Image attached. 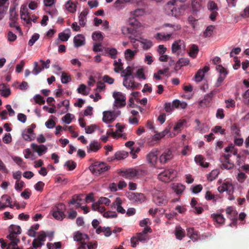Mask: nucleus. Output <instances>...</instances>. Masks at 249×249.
Returning <instances> with one entry per match:
<instances>
[{
  "label": "nucleus",
  "instance_id": "nucleus-15",
  "mask_svg": "<svg viewBox=\"0 0 249 249\" xmlns=\"http://www.w3.org/2000/svg\"><path fill=\"white\" fill-rule=\"evenodd\" d=\"M73 43L75 47H79L84 45L85 44V38L81 34H78L73 38Z\"/></svg>",
  "mask_w": 249,
  "mask_h": 249
},
{
  "label": "nucleus",
  "instance_id": "nucleus-21",
  "mask_svg": "<svg viewBox=\"0 0 249 249\" xmlns=\"http://www.w3.org/2000/svg\"><path fill=\"white\" fill-rule=\"evenodd\" d=\"M101 146L100 143L96 141L91 142L89 146H87V152L90 153L91 152H97L100 148Z\"/></svg>",
  "mask_w": 249,
  "mask_h": 249
},
{
  "label": "nucleus",
  "instance_id": "nucleus-56",
  "mask_svg": "<svg viewBox=\"0 0 249 249\" xmlns=\"http://www.w3.org/2000/svg\"><path fill=\"white\" fill-rule=\"evenodd\" d=\"M82 233L79 231L75 232L73 235V240L76 241L82 242Z\"/></svg>",
  "mask_w": 249,
  "mask_h": 249
},
{
  "label": "nucleus",
  "instance_id": "nucleus-8",
  "mask_svg": "<svg viewBox=\"0 0 249 249\" xmlns=\"http://www.w3.org/2000/svg\"><path fill=\"white\" fill-rule=\"evenodd\" d=\"M121 111L118 110L115 111H106L103 112V121L105 123H110L115 120L116 118L119 116Z\"/></svg>",
  "mask_w": 249,
  "mask_h": 249
},
{
  "label": "nucleus",
  "instance_id": "nucleus-57",
  "mask_svg": "<svg viewBox=\"0 0 249 249\" xmlns=\"http://www.w3.org/2000/svg\"><path fill=\"white\" fill-rule=\"evenodd\" d=\"M103 216L106 218H114L117 217V214L115 212L107 211L104 213Z\"/></svg>",
  "mask_w": 249,
  "mask_h": 249
},
{
  "label": "nucleus",
  "instance_id": "nucleus-63",
  "mask_svg": "<svg viewBox=\"0 0 249 249\" xmlns=\"http://www.w3.org/2000/svg\"><path fill=\"white\" fill-rule=\"evenodd\" d=\"M99 204H105L106 205H108L110 202V200L107 197H102L98 200Z\"/></svg>",
  "mask_w": 249,
  "mask_h": 249
},
{
  "label": "nucleus",
  "instance_id": "nucleus-53",
  "mask_svg": "<svg viewBox=\"0 0 249 249\" xmlns=\"http://www.w3.org/2000/svg\"><path fill=\"white\" fill-rule=\"evenodd\" d=\"M65 166H67L69 170L71 171L75 169L76 163L73 161L68 160L65 163Z\"/></svg>",
  "mask_w": 249,
  "mask_h": 249
},
{
  "label": "nucleus",
  "instance_id": "nucleus-58",
  "mask_svg": "<svg viewBox=\"0 0 249 249\" xmlns=\"http://www.w3.org/2000/svg\"><path fill=\"white\" fill-rule=\"evenodd\" d=\"M189 62L190 60L187 58H181L178 60V64H180L181 67L188 65Z\"/></svg>",
  "mask_w": 249,
  "mask_h": 249
},
{
  "label": "nucleus",
  "instance_id": "nucleus-40",
  "mask_svg": "<svg viewBox=\"0 0 249 249\" xmlns=\"http://www.w3.org/2000/svg\"><path fill=\"white\" fill-rule=\"evenodd\" d=\"M18 15L16 11L15 7H10V19L11 21H16L18 19Z\"/></svg>",
  "mask_w": 249,
  "mask_h": 249
},
{
  "label": "nucleus",
  "instance_id": "nucleus-48",
  "mask_svg": "<svg viewBox=\"0 0 249 249\" xmlns=\"http://www.w3.org/2000/svg\"><path fill=\"white\" fill-rule=\"evenodd\" d=\"M204 76V71L202 70H199L197 71L195 75V80L196 82H200L202 80Z\"/></svg>",
  "mask_w": 249,
  "mask_h": 249
},
{
  "label": "nucleus",
  "instance_id": "nucleus-43",
  "mask_svg": "<svg viewBox=\"0 0 249 249\" xmlns=\"http://www.w3.org/2000/svg\"><path fill=\"white\" fill-rule=\"evenodd\" d=\"M92 37L94 41H102L103 36L101 32H94L92 33Z\"/></svg>",
  "mask_w": 249,
  "mask_h": 249
},
{
  "label": "nucleus",
  "instance_id": "nucleus-19",
  "mask_svg": "<svg viewBox=\"0 0 249 249\" xmlns=\"http://www.w3.org/2000/svg\"><path fill=\"white\" fill-rule=\"evenodd\" d=\"M31 147L35 151L38 153L39 156H41L47 150V147L44 145H37L36 144L32 143Z\"/></svg>",
  "mask_w": 249,
  "mask_h": 249
},
{
  "label": "nucleus",
  "instance_id": "nucleus-12",
  "mask_svg": "<svg viewBox=\"0 0 249 249\" xmlns=\"http://www.w3.org/2000/svg\"><path fill=\"white\" fill-rule=\"evenodd\" d=\"M128 198L133 201L142 203L144 202L145 197L142 193H131L128 195Z\"/></svg>",
  "mask_w": 249,
  "mask_h": 249
},
{
  "label": "nucleus",
  "instance_id": "nucleus-23",
  "mask_svg": "<svg viewBox=\"0 0 249 249\" xmlns=\"http://www.w3.org/2000/svg\"><path fill=\"white\" fill-rule=\"evenodd\" d=\"M7 238L11 241V242L8 244V247H14L18 246V244L20 242L19 239L17 238V236L12 235V234L8 235L7 236Z\"/></svg>",
  "mask_w": 249,
  "mask_h": 249
},
{
  "label": "nucleus",
  "instance_id": "nucleus-14",
  "mask_svg": "<svg viewBox=\"0 0 249 249\" xmlns=\"http://www.w3.org/2000/svg\"><path fill=\"white\" fill-rule=\"evenodd\" d=\"M173 157L172 152L168 149L164 151L160 157V163L165 164L169 160H171Z\"/></svg>",
  "mask_w": 249,
  "mask_h": 249
},
{
  "label": "nucleus",
  "instance_id": "nucleus-9",
  "mask_svg": "<svg viewBox=\"0 0 249 249\" xmlns=\"http://www.w3.org/2000/svg\"><path fill=\"white\" fill-rule=\"evenodd\" d=\"M142 171L135 169L129 168L123 172V177L125 178L131 179L135 177H139Z\"/></svg>",
  "mask_w": 249,
  "mask_h": 249
},
{
  "label": "nucleus",
  "instance_id": "nucleus-49",
  "mask_svg": "<svg viewBox=\"0 0 249 249\" xmlns=\"http://www.w3.org/2000/svg\"><path fill=\"white\" fill-rule=\"evenodd\" d=\"M176 238L178 240H181L185 236V232L183 229H177L175 232Z\"/></svg>",
  "mask_w": 249,
  "mask_h": 249
},
{
  "label": "nucleus",
  "instance_id": "nucleus-6",
  "mask_svg": "<svg viewBox=\"0 0 249 249\" xmlns=\"http://www.w3.org/2000/svg\"><path fill=\"white\" fill-rule=\"evenodd\" d=\"M113 97L115 99L114 106L116 107H122L125 106L126 98L121 92H114Z\"/></svg>",
  "mask_w": 249,
  "mask_h": 249
},
{
  "label": "nucleus",
  "instance_id": "nucleus-50",
  "mask_svg": "<svg viewBox=\"0 0 249 249\" xmlns=\"http://www.w3.org/2000/svg\"><path fill=\"white\" fill-rule=\"evenodd\" d=\"M39 37V34L37 33L34 34L31 38L29 40L28 42V45L32 46L34 45V44L36 41Z\"/></svg>",
  "mask_w": 249,
  "mask_h": 249
},
{
  "label": "nucleus",
  "instance_id": "nucleus-25",
  "mask_svg": "<svg viewBox=\"0 0 249 249\" xmlns=\"http://www.w3.org/2000/svg\"><path fill=\"white\" fill-rule=\"evenodd\" d=\"M66 9L70 13H73L76 11V5L72 0H68L65 4Z\"/></svg>",
  "mask_w": 249,
  "mask_h": 249
},
{
  "label": "nucleus",
  "instance_id": "nucleus-7",
  "mask_svg": "<svg viewBox=\"0 0 249 249\" xmlns=\"http://www.w3.org/2000/svg\"><path fill=\"white\" fill-rule=\"evenodd\" d=\"M153 201L159 206H164L168 202V199L161 192H157L153 194Z\"/></svg>",
  "mask_w": 249,
  "mask_h": 249
},
{
  "label": "nucleus",
  "instance_id": "nucleus-5",
  "mask_svg": "<svg viewBox=\"0 0 249 249\" xmlns=\"http://www.w3.org/2000/svg\"><path fill=\"white\" fill-rule=\"evenodd\" d=\"M176 172L173 169L165 170L158 175V178L161 181L168 182L176 176Z\"/></svg>",
  "mask_w": 249,
  "mask_h": 249
},
{
  "label": "nucleus",
  "instance_id": "nucleus-24",
  "mask_svg": "<svg viewBox=\"0 0 249 249\" xmlns=\"http://www.w3.org/2000/svg\"><path fill=\"white\" fill-rule=\"evenodd\" d=\"M222 163L221 168L226 170H230L234 167V163L231 160H219Z\"/></svg>",
  "mask_w": 249,
  "mask_h": 249
},
{
  "label": "nucleus",
  "instance_id": "nucleus-42",
  "mask_svg": "<svg viewBox=\"0 0 249 249\" xmlns=\"http://www.w3.org/2000/svg\"><path fill=\"white\" fill-rule=\"evenodd\" d=\"M141 43L143 45V49L145 50L149 49L153 46L152 42L148 39H143L142 41H141Z\"/></svg>",
  "mask_w": 249,
  "mask_h": 249
},
{
  "label": "nucleus",
  "instance_id": "nucleus-2",
  "mask_svg": "<svg viewBox=\"0 0 249 249\" xmlns=\"http://www.w3.org/2000/svg\"><path fill=\"white\" fill-rule=\"evenodd\" d=\"M140 24V22L135 18L132 19L130 21V27H122L121 29L122 34L125 36H136L137 31L134 26H139Z\"/></svg>",
  "mask_w": 249,
  "mask_h": 249
},
{
  "label": "nucleus",
  "instance_id": "nucleus-17",
  "mask_svg": "<svg viewBox=\"0 0 249 249\" xmlns=\"http://www.w3.org/2000/svg\"><path fill=\"white\" fill-rule=\"evenodd\" d=\"M0 94L4 97H8L11 93L9 86L3 83L0 84Z\"/></svg>",
  "mask_w": 249,
  "mask_h": 249
},
{
  "label": "nucleus",
  "instance_id": "nucleus-31",
  "mask_svg": "<svg viewBox=\"0 0 249 249\" xmlns=\"http://www.w3.org/2000/svg\"><path fill=\"white\" fill-rule=\"evenodd\" d=\"M187 235L192 239L196 240L198 238L197 232L195 231L194 228L187 229Z\"/></svg>",
  "mask_w": 249,
  "mask_h": 249
},
{
  "label": "nucleus",
  "instance_id": "nucleus-1",
  "mask_svg": "<svg viewBox=\"0 0 249 249\" xmlns=\"http://www.w3.org/2000/svg\"><path fill=\"white\" fill-rule=\"evenodd\" d=\"M132 70L130 66H128L125 70H123L122 76L124 77L123 85L127 89H138L140 84L136 83L133 80H130L128 81V77L132 75Z\"/></svg>",
  "mask_w": 249,
  "mask_h": 249
},
{
  "label": "nucleus",
  "instance_id": "nucleus-26",
  "mask_svg": "<svg viewBox=\"0 0 249 249\" xmlns=\"http://www.w3.org/2000/svg\"><path fill=\"white\" fill-rule=\"evenodd\" d=\"M88 12L86 11H82L79 16V23L81 26H85L87 21V16Z\"/></svg>",
  "mask_w": 249,
  "mask_h": 249
},
{
  "label": "nucleus",
  "instance_id": "nucleus-60",
  "mask_svg": "<svg viewBox=\"0 0 249 249\" xmlns=\"http://www.w3.org/2000/svg\"><path fill=\"white\" fill-rule=\"evenodd\" d=\"M21 18L26 21L27 24L31 23V18L29 13L20 14Z\"/></svg>",
  "mask_w": 249,
  "mask_h": 249
},
{
  "label": "nucleus",
  "instance_id": "nucleus-46",
  "mask_svg": "<svg viewBox=\"0 0 249 249\" xmlns=\"http://www.w3.org/2000/svg\"><path fill=\"white\" fill-rule=\"evenodd\" d=\"M216 70L220 73L219 75L227 76L228 74L227 70L221 65H218L216 66Z\"/></svg>",
  "mask_w": 249,
  "mask_h": 249
},
{
  "label": "nucleus",
  "instance_id": "nucleus-18",
  "mask_svg": "<svg viewBox=\"0 0 249 249\" xmlns=\"http://www.w3.org/2000/svg\"><path fill=\"white\" fill-rule=\"evenodd\" d=\"M122 200L121 198L117 197L113 202V205L116 208L117 211L122 214L125 213V210L122 207Z\"/></svg>",
  "mask_w": 249,
  "mask_h": 249
},
{
  "label": "nucleus",
  "instance_id": "nucleus-47",
  "mask_svg": "<svg viewBox=\"0 0 249 249\" xmlns=\"http://www.w3.org/2000/svg\"><path fill=\"white\" fill-rule=\"evenodd\" d=\"M61 80V82L62 83L67 84L71 80V78L70 75H68L67 73H66L65 72H63L62 73Z\"/></svg>",
  "mask_w": 249,
  "mask_h": 249
},
{
  "label": "nucleus",
  "instance_id": "nucleus-4",
  "mask_svg": "<svg viewBox=\"0 0 249 249\" xmlns=\"http://www.w3.org/2000/svg\"><path fill=\"white\" fill-rule=\"evenodd\" d=\"M65 210V205L63 203H59L53 208V216L57 220H62L65 217L64 213Z\"/></svg>",
  "mask_w": 249,
  "mask_h": 249
},
{
  "label": "nucleus",
  "instance_id": "nucleus-3",
  "mask_svg": "<svg viewBox=\"0 0 249 249\" xmlns=\"http://www.w3.org/2000/svg\"><path fill=\"white\" fill-rule=\"evenodd\" d=\"M109 168L104 162H95L92 165L90 166L89 169L95 175H99L107 171Z\"/></svg>",
  "mask_w": 249,
  "mask_h": 249
},
{
  "label": "nucleus",
  "instance_id": "nucleus-10",
  "mask_svg": "<svg viewBox=\"0 0 249 249\" xmlns=\"http://www.w3.org/2000/svg\"><path fill=\"white\" fill-rule=\"evenodd\" d=\"M217 190L220 193H223L226 191L229 195H231L234 191V187L230 181L225 180L221 185L219 186Z\"/></svg>",
  "mask_w": 249,
  "mask_h": 249
},
{
  "label": "nucleus",
  "instance_id": "nucleus-64",
  "mask_svg": "<svg viewBox=\"0 0 249 249\" xmlns=\"http://www.w3.org/2000/svg\"><path fill=\"white\" fill-rule=\"evenodd\" d=\"M208 9L211 11H214L217 10L218 7L217 4L215 3V2L213 1H211L209 2L208 4Z\"/></svg>",
  "mask_w": 249,
  "mask_h": 249
},
{
  "label": "nucleus",
  "instance_id": "nucleus-30",
  "mask_svg": "<svg viewBox=\"0 0 249 249\" xmlns=\"http://www.w3.org/2000/svg\"><path fill=\"white\" fill-rule=\"evenodd\" d=\"M199 49L197 45L193 44L190 49L189 55L192 58H196L198 53Z\"/></svg>",
  "mask_w": 249,
  "mask_h": 249
},
{
  "label": "nucleus",
  "instance_id": "nucleus-54",
  "mask_svg": "<svg viewBox=\"0 0 249 249\" xmlns=\"http://www.w3.org/2000/svg\"><path fill=\"white\" fill-rule=\"evenodd\" d=\"M34 100H35V101L36 103L38 104L41 105L44 104L45 102V101L44 100L43 97H42L39 94H36L34 97Z\"/></svg>",
  "mask_w": 249,
  "mask_h": 249
},
{
  "label": "nucleus",
  "instance_id": "nucleus-29",
  "mask_svg": "<svg viewBox=\"0 0 249 249\" xmlns=\"http://www.w3.org/2000/svg\"><path fill=\"white\" fill-rule=\"evenodd\" d=\"M172 35V33L165 35L164 34L158 33L154 37L158 40L166 41L169 40Z\"/></svg>",
  "mask_w": 249,
  "mask_h": 249
},
{
  "label": "nucleus",
  "instance_id": "nucleus-28",
  "mask_svg": "<svg viewBox=\"0 0 249 249\" xmlns=\"http://www.w3.org/2000/svg\"><path fill=\"white\" fill-rule=\"evenodd\" d=\"M9 234H12V235H16V234H19L21 233V228L19 226L11 225L9 227Z\"/></svg>",
  "mask_w": 249,
  "mask_h": 249
},
{
  "label": "nucleus",
  "instance_id": "nucleus-59",
  "mask_svg": "<svg viewBox=\"0 0 249 249\" xmlns=\"http://www.w3.org/2000/svg\"><path fill=\"white\" fill-rule=\"evenodd\" d=\"M226 213L228 215L231 214V213H233V217H236L237 215V212L236 210H233L231 207H228L225 210Z\"/></svg>",
  "mask_w": 249,
  "mask_h": 249
},
{
  "label": "nucleus",
  "instance_id": "nucleus-51",
  "mask_svg": "<svg viewBox=\"0 0 249 249\" xmlns=\"http://www.w3.org/2000/svg\"><path fill=\"white\" fill-rule=\"evenodd\" d=\"M231 133L233 134H235L236 136L240 135V129L235 124H232L231 126Z\"/></svg>",
  "mask_w": 249,
  "mask_h": 249
},
{
  "label": "nucleus",
  "instance_id": "nucleus-33",
  "mask_svg": "<svg viewBox=\"0 0 249 249\" xmlns=\"http://www.w3.org/2000/svg\"><path fill=\"white\" fill-rule=\"evenodd\" d=\"M219 174V171L218 169H214L212 170L207 177V179L212 181L214 180L218 176Z\"/></svg>",
  "mask_w": 249,
  "mask_h": 249
},
{
  "label": "nucleus",
  "instance_id": "nucleus-44",
  "mask_svg": "<svg viewBox=\"0 0 249 249\" xmlns=\"http://www.w3.org/2000/svg\"><path fill=\"white\" fill-rule=\"evenodd\" d=\"M22 136L25 141H32L35 139L36 135H30V134H28L27 132L23 130L22 133Z\"/></svg>",
  "mask_w": 249,
  "mask_h": 249
},
{
  "label": "nucleus",
  "instance_id": "nucleus-62",
  "mask_svg": "<svg viewBox=\"0 0 249 249\" xmlns=\"http://www.w3.org/2000/svg\"><path fill=\"white\" fill-rule=\"evenodd\" d=\"M12 159L18 165L20 166H23V161L21 158L18 156H13L12 157Z\"/></svg>",
  "mask_w": 249,
  "mask_h": 249
},
{
  "label": "nucleus",
  "instance_id": "nucleus-16",
  "mask_svg": "<svg viewBox=\"0 0 249 249\" xmlns=\"http://www.w3.org/2000/svg\"><path fill=\"white\" fill-rule=\"evenodd\" d=\"M176 2L175 0H172L167 2V3L164 6V9L167 14L171 15L172 16L175 15L174 13V4Z\"/></svg>",
  "mask_w": 249,
  "mask_h": 249
},
{
  "label": "nucleus",
  "instance_id": "nucleus-35",
  "mask_svg": "<svg viewBox=\"0 0 249 249\" xmlns=\"http://www.w3.org/2000/svg\"><path fill=\"white\" fill-rule=\"evenodd\" d=\"M34 68L32 71V73L35 75L38 74L42 71L44 70L43 68L41 66V64H39L37 62L34 63Z\"/></svg>",
  "mask_w": 249,
  "mask_h": 249
},
{
  "label": "nucleus",
  "instance_id": "nucleus-20",
  "mask_svg": "<svg viewBox=\"0 0 249 249\" xmlns=\"http://www.w3.org/2000/svg\"><path fill=\"white\" fill-rule=\"evenodd\" d=\"M211 217L219 226L223 225L225 222V219L221 213H213L211 214Z\"/></svg>",
  "mask_w": 249,
  "mask_h": 249
},
{
  "label": "nucleus",
  "instance_id": "nucleus-22",
  "mask_svg": "<svg viewBox=\"0 0 249 249\" xmlns=\"http://www.w3.org/2000/svg\"><path fill=\"white\" fill-rule=\"evenodd\" d=\"M195 161L197 164L203 167L207 168L209 166L210 163L209 162H204V158L201 155H196L195 157Z\"/></svg>",
  "mask_w": 249,
  "mask_h": 249
},
{
  "label": "nucleus",
  "instance_id": "nucleus-38",
  "mask_svg": "<svg viewBox=\"0 0 249 249\" xmlns=\"http://www.w3.org/2000/svg\"><path fill=\"white\" fill-rule=\"evenodd\" d=\"M126 2L124 0H117L114 3L113 6L117 10L120 11L125 6Z\"/></svg>",
  "mask_w": 249,
  "mask_h": 249
},
{
  "label": "nucleus",
  "instance_id": "nucleus-52",
  "mask_svg": "<svg viewBox=\"0 0 249 249\" xmlns=\"http://www.w3.org/2000/svg\"><path fill=\"white\" fill-rule=\"evenodd\" d=\"M187 121L186 120H180L174 127V130L175 131H178V130H180L182 126L186 124Z\"/></svg>",
  "mask_w": 249,
  "mask_h": 249
},
{
  "label": "nucleus",
  "instance_id": "nucleus-41",
  "mask_svg": "<svg viewBox=\"0 0 249 249\" xmlns=\"http://www.w3.org/2000/svg\"><path fill=\"white\" fill-rule=\"evenodd\" d=\"M215 29V26L214 25H209L208 26L205 31L204 32V36L206 37H210L212 35L213 31Z\"/></svg>",
  "mask_w": 249,
  "mask_h": 249
},
{
  "label": "nucleus",
  "instance_id": "nucleus-36",
  "mask_svg": "<svg viewBox=\"0 0 249 249\" xmlns=\"http://www.w3.org/2000/svg\"><path fill=\"white\" fill-rule=\"evenodd\" d=\"M170 131V128H165L162 132L156 134L153 137L155 141L159 140L167 134Z\"/></svg>",
  "mask_w": 249,
  "mask_h": 249
},
{
  "label": "nucleus",
  "instance_id": "nucleus-55",
  "mask_svg": "<svg viewBox=\"0 0 249 249\" xmlns=\"http://www.w3.org/2000/svg\"><path fill=\"white\" fill-rule=\"evenodd\" d=\"M97 127V126L95 124L88 126L85 127L86 133L88 134H91L94 132Z\"/></svg>",
  "mask_w": 249,
  "mask_h": 249
},
{
  "label": "nucleus",
  "instance_id": "nucleus-45",
  "mask_svg": "<svg viewBox=\"0 0 249 249\" xmlns=\"http://www.w3.org/2000/svg\"><path fill=\"white\" fill-rule=\"evenodd\" d=\"M173 188L175 192L178 194H181L185 189V186L180 184L174 185Z\"/></svg>",
  "mask_w": 249,
  "mask_h": 249
},
{
  "label": "nucleus",
  "instance_id": "nucleus-27",
  "mask_svg": "<svg viewBox=\"0 0 249 249\" xmlns=\"http://www.w3.org/2000/svg\"><path fill=\"white\" fill-rule=\"evenodd\" d=\"M65 32H61L58 35V38L62 41H66L71 36V31L69 29L65 30Z\"/></svg>",
  "mask_w": 249,
  "mask_h": 249
},
{
  "label": "nucleus",
  "instance_id": "nucleus-11",
  "mask_svg": "<svg viewBox=\"0 0 249 249\" xmlns=\"http://www.w3.org/2000/svg\"><path fill=\"white\" fill-rule=\"evenodd\" d=\"M159 151L157 149H152L146 156V160L148 163L154 165L157 162Z\"/></svg>",
  "mask_w": 249,
  "mask_h": 249
},
{
  "label": "nucleus",
  "instance_id": "nucleus-39",
  "mask_svg": "<svg viewBox=\"0 0 249 249\" xmlns=\"http://www.w3.org/2000/svg\"><path fill=\"white\" fill-rule=\"evenodd\" d=\"M182 41L180 40L175 41L172 45V51L173 53H177L178 50L181 49V45Z\"/></svg>",
  "mask_w": 249,
  "mask_h": 249
},
{
  "label": "nucleus",
  "instance_id": "nucleus-13",
  "mask_svg": "<svg viewBox=\"0 0 249 249\" xmlns=\"http://www.w3.org/2000/svg\"><path fill=\"white\" fill-rule=\"evenodd\" d=\"M216 91L214 89L212 90L209 93L205 95L204 99L199 102V106L203 107V105H204L205 106L209 105L212 98L214 95L216 94Z\"/></svg>",
  "mask_w": 249,
  "mask_h": 249
},
{
  "label": "nucleus",
  "instance_id": "nucleus-61",
  "mask_svg": "<svg viewBox=\"0 0 249 249\" xmlns=\"http://www.w3.org/2000/svg\"><path fill=\"white\" fill-rule=\"evenodd\" d=\"M17 38V36L12 32L9 31L7 34V39L10 42H13L16 40Z\"/></svg>",
  "mask_w": 249,
  "mask_h": 249
},
{
  "label": "nucleus",
  "instance_id": "nucleus-37",
  "mask_svg": "<svg viewBox=\"0 0 249 249\" xmlns=\"http://www.w3.org/2000/svg\"><path fill=\"white\" fill-rule=\"evenodd\" d=\"M137 53V50L132 51L128 49L125 51L124 55L126 59H132Z\"/></svg>",
  "mask_w": 249,
  "mask_h": 249
},
{
  "label": "nucleus",
  "instance_id": "nucleus-34",
  "mask_svg": "<svg viewBox=\"0 0 249 249\" xmlns=\"http://www.w3.org/2000/svg\"><path fill=\"white\" fill-rule=\"evenodd\" d=\"M128 153L126 152L118 151L115 154L114 159L121 160L126 158V157H128Z\"/></svg>",
  "mask_w": 249,
  "mask_h": 249
},
{
  "label": "nucleus",
  "instance_id": "nucleus-32",
  "mask_svg": "<svg viewBox=\"0 0 249 249\" xmlns=\"http://www.w3.org/2000/svg\"><path fill=\"white\" fill-rule=\"evenodd\" d=\"M113 65L115 66L114 71L115 72L118 73L123 69V64L122 63L120 58L118 59V60H115L114 61Z\"/></svg>",
  "mask_w": 249,
  "mask_h": 249
}]
</instances>
